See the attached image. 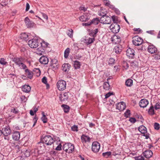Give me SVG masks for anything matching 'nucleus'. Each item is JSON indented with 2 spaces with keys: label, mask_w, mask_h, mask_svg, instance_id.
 I'll return each mask as SVG.
<instances>
[{
  "label": "nucleus",
  "mask_w": 160,
  "mask_h": 160,
  "mask_svg": "<svg viewBox=\"0 0 160 160\" xmlns=\"http://www.w3.org/2000/svg\"><path fill=\"white\" fill-rule=\"evenodd\" d=\"M42 142L47 146H50L55 141L53 138L50 135H46L42 139Z\"/></svg>",
  "instance_id": "obj_1"
},
{
  "label": "nucleus",
  "mask_w": 160,
  "mask_h": 160,
  "mask_svg": "<svg viewBox=\"0 0 160 160\" xmlns=\"http://www.w3.org/2000/svg\"><path fill=\"white\" fill-rule=\"evenodd\" d=\"M74 145L70 143H66L62 147L63 150L69 153H72L74 151Z\"/></svg>",
  "instance_id": "obj_2"
},
{
  "label": "nucleus",
  "mask_w": 160,
  "mask_h": 160,
  "mask_svg": "<svg viewBox=\"0 0 160 160\" xmlns=\"http://www.w3.org/2000/svg\"><path fill=\"white\" fill-rule=\"evenodd\" d=\"M29 46L32 48H36L39 45V39L33 38L28 41Z\"/></svg>",
  "instance_id": "obj_3"
},
{
  "label": "nucleus",
  "mask_w": 160,
  "mask_h": 160,
  "mask_svg": "<svg viewBox=\"0 0 160 160\" xmlns=\"http://www.w3.org/2000/svg\"><path fill=\"white\" fill-rule=\"evenodd\" d=\"M57 86L59 90L63 91L66 88V82L62 80H59L57 83Z\"/></svg>",
  "instance_id": "obj_4"
},
{
  "label": "nucleus",
  "mask_w": 160,
  "mask_h": 160,
  "mask_svg": "<svg viewBox=\"0 0 160 160\" xmlns=\"http://www.w3.org/2000/svg\"><path fill=\"white\" fill-rule=\"evenodd\" d=\"M132 42L134 45L139 46L143 43V40L141 38L136 36L132 38Z\"/></svg>",
  "instance_id": "obj_5"
},
{
  "label": "nucleus",
  "mask_w": 160,
  "mask_h": 160,
  "mask_svg": "<svg viewBox=\"0 0 160 160\" xmlns=\"http://www.w3.org/2000/svg\"><path fill=\"white\" fill-rule=\"evenodd\" d=\"M110 28L112 31L114 33L118 32L120 29V27L117 23H113L111 25Z\"/></svg>",
  "instance_id": "obj_6"
},
{
  "label": "nucleus",
  "mask_w": 160,
  "mask_h": 160,
  "mask_svg": "<svg viewBox=\"0 0 160 160\" xmlns=\"http://www.w3.org/2000/svg\"><path fill=\"white\" fill-rule=\"evenodd\" d=\"M100 147L99 143L97 142H94L92 144V150L95 153L99 151Z\"/></svg>",
  "instance_id": "obj_7"
},
{
  "label": "nucleus",
  "mask_w": 160,
  "mask_h": 160,
  "mask_svg": "<svg viewBox=\"0 0 160 160\" xmlns=\"http://www.w3.org/2000/svg\"><path fill=\"white\" fill-rule=\"evenodd\" d=\"M100 22L105 24H109L111 22V18L105 15L100 18Z\"/></svg>",
  "instance_id": "obj_8"
},
{
  "label": "nucleus",
  "mask_w": 160,
  "mask_h": 160,
  "mask_svg": "<svg viewBox=\"0 0 160 160\" xmlns=\"http://www.w3.org/2000/svg\"><path fill=\"white\" fill-rule=\"evenodd\" d=\"M50 66L54 70H56L59 67L58 61L55 59H52L50 62Z\"/></svg>",
  "instance_id": "obj_9"
},
{
  "label": "nucleus",
  "mask_w": 160,
  "mask_h": 160,
  "mask_svg": "<svg viewBox=\"0 0 160 160\" xmlns=\"http://www.w3.org/2000/svg\"><path fill=\"white\" fill-rule=\"evenodd\" d=\"M111 40L113 43L116 44H118L121 42V38L119 36L114 34L112 37Z\"/></svg>",
  "instance_id": "obj_10"
},
{
  "label": "nucleus",
  "mask_w": 160,
  "mask_h": 160,
  "mask_svg": "<svg viewBox=\"0 0 160 160\" xmlns=\"http://www.w3.org/2000/svg\"><path fill=\"white\" fill-rule=\"evenodd\" d=\"M2 134L5 136H8L11 133V130L10 127L8 126H6L2 129Z\"/></svg>",
  "instance_id": "obj_11"
},
{
  "label": "nucleus",
  "mask_w": 160,
  "mask_h": 160,
  "mask_svg": "<svg viewBox=\"0 0 160 160\" xmlns=\"http://www.w3.org/2000/svg\"><path fill=\"white\" fill-rule=\"evenodd\" d=\"M90 18V14L88 13H84L82 16L79 17V19L81 21L86 22Z\"/></svg>",
  "instance_id": "obj_12"
},
{
  "label": "nucleus",
  "mask_w": 160,
  "mask_h": 160,
  "mask_svg": "<svg viewBox=\"0 0 160 160\" xmlns=\"http://www.w3.org/2000/svg\"><path fill=\"white\" fill-rule=\"evenodd\" d=\"M126 108L125 103L123 102H121L117 104V109L121 111H123Z\"/></svg>",
  "instance_id": "obj_13"
},
{
  "label": "nucleus",
  "mask_w": 160,
  "mask_h": 160,
  "mask_svg": "<svg viewBox=\"0 0 160 160\" xmlns=\"http://www.w3.org/2000/svg\"><path fill=\"white\" fill-rule=\"evenodd\" d=\"M148 101L146 99H142L139 102V105L141 108H145L148 104Z\"/></svg>",
  "instance_id": "obj_14"
},
{
  "label": "nucleus",
  "mask_w": 160,
  "mask_h": 160,
  "mask_svg": "<svg viewBox=\"0 0 160 160\" xmlns=\"http://www.w3.org/2000/svg\"><path fill=\"white\" fill-rule=\"evenodd\" d=\"M134 52L133 49L129 48L127 50V55L130 58H132L134 56Z\"/></svg>",
  "instance_id": "obj_15"
},
{
  "label": "nucleus",
  "mask_w": 160,
  "mask_h": 160,
  "mask_svg": "<svg viewBox=\"0 0 160 160\" xmlns=\"http://www.w3.org/2000/svg\"><path fill=\"white\" fill-rule=\"evenodd\" d=\"M81 139L83 143H86L87 142H89L91 140V138L89 136L85 134H82V135Z\"/></svg>",
  "instance_id": "obj_16"
},
{
  "label": "nucleus",
  "mask_w": 160,
  "mask_h": 160,
  "mask_svg": "<svg viewBox=\"0 0 160 160\" xmlns=\"http://www.w3.org/2000/svg\"><path fill=\"white\" fill-rule=\"evenodd\" d=\"M157 51V48L153 45H149L148 51L150 53L153 54L156 53Z\"/></svg>",
  "instance_id": "obj_17"
},
{
  "label": "nucleus",
  "mask_w": 160,
  "mask_h": 160,
  "mask_svg": "<svg viewBox=\"0 0 160 160\" xmlns=\"http://www.w3.org/2000/svg\"><path fill=\"white\" fill-rule=\"evenodd\" d=\"M24 21L26 26L28 28H30L33 26L34 23L32 22L31 21L28 17H27L25 18Z\"/></svg>",
  "instance_id": "obj_18"
},
{
  "label": "nucleus",
  "mask_w": 160,
  "mask_h": 160,
  "mask_svg": "<svg viewBox=\"0 0 160 160\" xmlns=\"http://www.w3.org/2000/svg\"><path fill=\"white\" fill-rule=\"evenodd\" d=\"M25 74L28 78L31 79L33 77V73L29 69H26L25 70Z\"/></svg>",
  "instance_id": "obj_19"
},
{
  "label": "nucleus",
  "mask_w": 160,
  "mask_h": 160,
  "mask_svg": "<svg viewBox=\"0 0 160 160\" xmlns=\"http://www.w3.org/2000/svg\"><path fill=\"white\" fill-rule=\"evenodd\" d=\"M39 61L41 63L43 64H47L48 62V58L45 56H42L40 58Z\"/></svg>",
  "instance_id": "obj_20"
},
{
  "label": "nucleus",
  "mask_w": 160,
  "mask_h": 160,
  "mask_svg": "<svg viewBox=\"0 0 160 160\" xmlns=\"http://www.w3.org/2000/svg\"><path fill=\"white\" fill-rule=\"evenodd\" d=\"M153 154L152 152L150 150H147L143 152V156L147 158H151Z\"/></svg>",
  "instance_id": "obj_21"
},
{
  "label": "nucleus",
  "mask_w": 160,
  "mask_h": 160,
  "mask_svg": "<svg viewBox=\"0 0 160 160\" xmlns=\"http://www.w3.org/2000/svg\"><path fill=\"white\" fill-rule=\"evenodd\" d=\"M59 97L60 100L61 101H64L67 100L68 98V93L67 92H64L61 94Z\"/></svg>",
  "instance_id": "obj_22"
},
{
  "label": "nucleus",
  "mask_w": 160,
  "mask_h": 160,
  "mask_svg": "<svg viewBox=\"0 0 160 160\" xmlns=\"http://www.w3.org/2000/svg\"><path fill=\"white\" fill-rule=\"evenodd\" d=\"M24 59L22 58H14L13 61L19 67H20V65L23 62Z\"/></svg>",
  "instance_id": "obj_23"
},
{
  "label": "nucleus",
  "mask_w": 160,
  "mask_h": 160,
  "mask_svg": "<svg viewBox=\"0 0 160 160\" xmlns=\"http://www.w3.org/2000/svg\"><path fill=\"white\" fill-rule=\"evenodd\" d=\"M84 42L87 45L90 44L92 43L95 40V39L94 38H89L87 39H83Z\"/></svg>",
  "instance_id": "obj_24"
},
{
  "label": "nucleus",
  "mask_w": 160,
  "mask_h": 160,
  "mask_svg": "<svg viewBox=\"0 0 160 160\" xmlns=\"http://www.w3.org/2000/svg\"><path fill=\"white\" fill-rule=\"evenodd\" d=\"M110 78H108L107 79V81L104 83L103 84V88L106 90H108L111 89L110 85L108 83V80Z\"/></svg>",
  "instance_id": "obj_25"
},
{
  "label": "nucleus",
  "mask_w": 160,
  "mask_h": 160,
  "mask_svg": "<svg viewBox=\"0 0 160 160\" xmlns=\"http://www.w3.org/2000/svg\"><path fill=\"white\" fill-rule=\"evenodd\" d=\"M12 138L13 140L18 141L20 138V133L19 132H15L12 135Z\"/></svg>",
  "instance_id": "obj_26"
},
{
  "label": "nucleus",
  "mask_w": 160,
  "mask_h": 160,
  "mask_svg": "<svg viewBox=\"0 0 160 160\" xmlns=\"http://www.w3.org/2000/svg\"><path fill=\"white\" fill-rule=\"evenodd\" d=\"M31 87L28 85H25L22 88V91L28 93L31 90Z\"/></svg>",
  "instance_id": "obj_27"
},
{
  "label": "nucleus",
  "mask_w": 160,
  "mask_h": 160,
  "mask_svg": "<svg viewBox=\"0 0 160 160\" xmlns=\"http://www.w3.org/2000/svg\"><path fill=\"white\" fill-rule=\"evenodd\" d=\"M113 51L117 54H120L122 51V47L120 45L114 47Z\"/></svg>",
  "instance_id": "obj_28"
},
{
  "label": "nucleus",
  "mask_w": 160,
  "mask_h": 160,
  "mask_svg": "<svg viewBox=\"0 0 160 160\" xmlns=\"http://www.w3.org/2000/svg\"><path fill=\"white\" fill-rule=\"evenodd\" d=\"M138 129L139 131L142 134H144L147 132V128L143 125L140 126Z\"/></svg>",
  "instance_id": "obj_29"
},
{
  "label": "nucleus",
  "mask_w": 160,
  "mask_h": 160,
  "mask_svg": "<svg viewBox=\"0 0 160 160\" xmlns=\"http://www.w3.org/2000/svg\"><path fill=\"white\" fill-rule=\"evenodd\" d=\"M70 66L69 64L64 63L62 66V70L65 72L68 71L69 70V68H70Z\"/></svg>",
  "instance_id": "obj_30"
},
{
  "label": "nucleus",
  "mask_w": 160,
  "mask_h": 160,
  "mask_svg": "<svg viewBox=\"0 0 160 160\" xmlns=\"http://www.w3.org/2000/svg\"><path fill=\"white\" fill-rule=\"evenodd\" d=\"M148 114L151 116H153L155 114L154 110V107L153 105H152L148 109Z\"/></svg>",
  "instance_id": "obj_31"
},
{
  "label": "nucleus",
  "mask_w": 160,
  "mask_h": 160,
  "mask_svg": "<svg viewBox=\"0 0 160 160\" xmlns=\"http://www.w3.org/2000/svg\"><path fill=\"white\" fill-rule=\"evenodd\" d=\"M98 32V29L96 28L94 30H92L89 33V35L90 36H92L93 38H95V37L96 36Z\"/></svg>",
  "instance_id": "obj_32"
},
{
  "label": "nucleus",
  "mask_w": 160,
  "mask_h": 160,
  "mask_svg": "<svg viewBox=\"0 0 160 160\" xmlns=\"http://www.w3.org/2000/svg\"><path fill=\"white\" fill-rule=\"evenodd\" d=\"M35 52L40 55H42L44 53V49L41 47L38 48L36 50Z\"/></svg>",
  "instance_id": "obj_33"
},
{
  "label": "nucleus",
  "mask_w": 160,
  "mask_h": 160,
  "mask_svg": "<svg viewBox=\"0 0 160 160\" xmlns=\"http://www.w3.org/2000/svg\"><path fill=\"white\" fill-rule=\"evenodd\" d=\"M98 12L99 15L102 16V17L106 15L107 14V12L106 10L102 8H101Z\"/></svg>",
  "instance_id": "obj_34"
},
{
  "label": "nucleus",
  "mask_w": 160,
  "mask_h": 160,
  "mask_svg": "<svg viewBox=\"0 0 160 160\" xmlns=\"http://www.w3.org/2000/svg\"><path fill=\"white\" fill-rule=\"evenodd\" d=\"M100 22V19L99 20L98 18L93 19L91 22V24H93L95 25L98 24Z\"/></svg>",
  "instance_id": "obj_35"
},
{
  "label": "nucleus",
  "mask_w": 160,
  "mask_h": 160,
  "mask_svg": "<svg viewBox=\"0 0 160 160\" xmlns=\"http://www.w3.org/2000/svg\"><path fill=\"white\" fill-rule=\"evenodd\" d=\"M21 152H23L24 156L26 157H29L30 155V153L29 150H28L27 149H23V151H22V150H21Z\"/></svg>",
  "instance_id": "obj_36"
},
{
  "label": "nucleus",
  "mask_w": 160,
  "mask_h": 160,
  "mask_svg": "<svg viewBox=\"0 0 160 160\" xmlns=\"http://www.w3.org/2000/svg\"><path fill=\"white\" fill-rule=\"evenodd\" d=\"M74 62V66L75 69H79L80 68L81 65L79 62L77 61H75Z\"/></svg>",
  "instance_id": "obj_37"
},
{
  "label": "nucleus",
  "mask_w": 160,
  "mask_h": 160,
  "mask_svg": "<svg viewBox=\"0 0 160 160\" xmlns=\"http://www.w3.org/2000/svg\"><path fill=\"white\" fill-rule=\"evenodd\" d=\"M130 66L133 68H138V62L136 61H132L131 62Z\"/></svg>",
  "instance_id": "obj_38"
},
{
  "label": "nucleus",
  "mask_w": 160,
  "mask_h": 160,
  "mask_svg": "<svg viewBox=\"0 0 160 160\" xmlns=\"http://www.w3.org/2000/svg\"><path fill=\"white\" fill-rule=\"evenodd\" d=\"M133 83V81L131 79H128L125 82V85L128 87L132 86Z\"/></svg>",
  "instance_id": "obj_39"
},
{
  "label": "nucleus",
  "mask_w": 160,
  "mask_h": 160,
  "mask_svg": "<svg viewBox=\"0 0 160 160\" xmlns=\"http://www.w3.org/2000/svg\"><path fill=\"white\" fill-rule=\"evenodd\" d=\"M28 35L26 33H22L21 34V38L25 41H27L28 39Z\"/></svg>",
  "instance_id": "obj_40"
},
{
  "label": "nucleus",
  "mask_w": 160,
  "mask_h": 160,
  "mask_svg": "<svg viewBox=\"0 0 160 160\" xmlns=\"http://www.w3.org/2000/svg\"><path fill=\"white\" fill-rule=\"evenodd\" d=\"M73 30L72 29L68 30L67 32V34L71 38L73 37Z\"/></svg>",
  "instance_id": "obj_41"
},
{
  "label": "nucleus",
  "mask_w": 160,
  "mask_h": 160,
  "mask_svg": "<svg viewBox=\"0 0 160 160\" xmlns=\"http://www.w3.org/2000/svg\"><path fill=\"white\" fill-rule=\"evenodd\" d=\"M33 74H36V75L37 76H39L40 75L41 72L39 68H34L33 70Z\"/></svg>",
  "instance_id": "obj_42"
},
{
  "label": "nucleus",
  "mask_w": 160,
  "mask_h": 160,
  "mask_svg": "<svg viewBox=\"0 0 160 160\" xmlns=\"http://www.w3.org/2000/svg\"><path fill=\"white\" fill-rule=\"evenodd\" d=\"M42 116L41 118V119L44 123H46L47 122V118L45 116V113L43 112H42Z\"/></svg>",
  "instance_id": "obj_43"
},
{
  "label": "nucleus",
  "mask_w": 160,
  "mask_h": 160,
  "mask_svg": "<svg viewBox=\"0 0 160 160\" xmlns=\"http://www.w3.org/2000/svg\"><path fill=\"white\" fill-rule=\"evenodd\" d=\"M70 52V49L67 48L65 51L64 52V57L65 58H67Z\"/></svg>",
  "instance_id": "obj_44"
},
{
  "label": "nucleus",
  "mask_w": 160,
  "mask_h": 160,
  "mask_svg": "<svg viewBox=\"0 0 160 160\" xmlns=\"http://www.w3.org/2000/svg\"><path fill=\"white\" fill-rule=\"evenodd\" d=\"M62 107L63 108V110L65 113H67L69 112L70 108L67 105L64 104L62 105Z\"/></svg>",
  "instance_id": "obj_45"
},
{
  "label": "nucleus",
  "mask_w": 160,
  "mask_h": 160,
  "mask_svg": "<svg viewBox=\"0 0 160 160\" xmlns=\"http://www.w3.org/2000/svg\"><path fill=\"white\" fill-rule=\"evenodd\" d=\"M111 152H107L103 153L102 155L104 157L106 158H108L109 156L111 155Z\"/></svg>",
  "instance_id": "obj_46"
},
{
  "label": "nucleus",
  "mask_w": 160,
  "mask_h": 160,
  "mask_svg": "<svg viewBox=\"0 0 160 160\" xmlns=\"http://www.w3.org/2000/svg\"><path fill=\"white\" fill-rule=\"evenodd\" d=\"M44 144V143L42 141V142H40L38 143L37 146L38 148H39L41 149V148H44L45 146Z\"/></svg>",
  "instance_id": "obj_47"
},
{
  "label": "nucleus",
  "mask_w": 160,
  "mask_h": 160,
  "mask_svg": "<svg viewBox=\"0 0 160 160\" xmlns=\"http://www.w3.org/2000/svg\"><path fill=\"white\" fill-rule=\"evenodd\" d=\"M108 63L109 64H113L115 63V60L112 58H110L108 61Z\"/></svg>",
  "instance_id": "obj_48"
},
{
  "label": "nucleus",
  "mask_w": 160,
  "mask_h": 160,
  "mask_svg": "<svg viewBox=\"0 0 160 160\" xmlns=\"http://www.w3.org/2000/svg\"><path fill=\"white\" fill-rule=\"evenodd\" d=\"M112 18L113 22V23H117L118 22V17L115 16H113L112 17Z\"/></svg>",
  "instance_id": "obj_49"
},
{
  "label": "nucleus",
  "mask_w": 160,
  "mask_h": 160,
  "mask_svg": "<svg viewBox=\"0 0 160 160\" xmlns=\"http://www.w3.org/2000/svg\"><path fill=\"white\" fill-rule=\"evenodd\" d=\"M7 63L8 62L5 61V59L4 58H1L0 59V64L3 65H6Z\"/></svg>",
  "instance_id": "obj_50"
},
{
  "label": "nucleus",
  "mask_w": 160,
  "mask_h": 160,
  "mask_svg": "<svg viewBox=\"0 0 160 160\" xmlns=\"http://www.w3.org/2000/svg\"><path fill=\"white\" fill-rule=\"evenodd\" d=\"M11 112L15 114H17L19 111L17 108H12L11 109Z\"/></svg>",
  "instance_id": "obj_51"
},
{
  "label": "nucleus",
  "mask_w": 160,
  "mask_h": 160,
  "mask_svg": "<svg viewBox=\"0 0 160 160\" xmlns=\"http://www.w3.org/2000/svg\"><path fill=\"white\" fill-rule=\"evenodd\" d=\"M123 67L125 69H127L129 67V64L126 62H124L123 63Z\"/></svg>",
  "instance_id": "obj_52"
},
{
  "label": "nucleus",
  "mask_w": 160,
  "mask_h": 160,
  "mask_svg": "<svg viewBox=\"0 0 160 160\" xmlns=\"http://www.w3.org/2000/svg\"><path fill=\"white\" fill-rule=\"evenodd\" d=\"M78 126L76 125H73L71 127V129L73 131L77 132L78 131Z\"/></svg>",
  "instance_id": "obj_53"
},
{
  "label": "nucleus",
  "mask_w": 160,
  "mask_h": 160,
  "mask_svg": "<svg viewBox=\"0 0 160 160\" xmlns=\"http://www.w3.org/2000/svg\"><path fill=\"white\" fill-rule=\"evenodd\" d=\"M130 114V111L129 110H127L124 113L125 117L126 118H128Z\"/></svg>",
  "instance_id": "obj_54"
},
{
  "label": "nucleus",
  "mask_w": 160,
  "mask_h": 160,
  "mask_svg": "<svg viewBox=\"0 0 160 160\" xmlns=\"http://www.w3.org/2000/svg\"><path fill=\"white\" fill-rule=\"evenodd\" d=\"M20 147L19 145L14 144V149L16 150L17 152L20 151Z\"/></svg>",
  "instance_id": "obj_55"
},
{
  "label": "nucleus",
  "mask_w": 160,
  "mask_h": 160,
  "mask_svg": "<svg viewBox=\"0 0 160 160\" xmlns=\"http://www.w3.org/2000/svg\"><path fill=\"white\" fill-rule=\"evenodd\" d=\"M154 108L155 110H157L160 108V103L158 102L156 103L154 106Z\"/></svg>",
  "instance_id": "obj_56"
},
{
  "label": "nucleus",
  "mask_w": 160,
  "mask_h": 160,
  "mask_svg": "<svg viewBox=\"0 0 160 160\" xmlns=\"http://www.w3.org/2000/svg\"><path fill=\"white\" fill-rule=\"evenodd\" d=\"M154 128L156 130H159L160 128V125L159 123L155 122L154 124Z\"/></svg>",
  "instance_id": "obj_57"
},
{
  "label": "nucleus",
  "mask_w": 160,
  "mask_h": 160,
  "mask_svg": "<svg viewBox=\"0 0 160 160\" xmlns=\"http://www.w3.org/2000/svg\"><path fill=\"white\" fill-rule=\"evenodd\" d=\"M41 46L42 47H46L48 46L49 44L47 42H45V41H43L42 42V43H41Z\"/></svg>",
  "instance_id": "obj_58"
},
{
  "label": "nucleus",
  "mask_w": 160,
  "mask_h": 160,
  "mask_svg": "<svg viewBox=\"0 0 160 160\" xmlns=\"http://www.w3.org/2000/svg\"><path fill=\"white\" fill-rule=\"evenodd\" d=\"M20 68L22 69H25L27 68V67L26 65L24 64L23 62L20 65V67H19Z\"/></svg>",
  "instance_id": "obj_59"
},
{
  "label": "nucleus",
  "mask_w": 160,
  "mask_h": 160,
  "mask_svg": "<svg viewBox=\"0 0 160 160\" xmlns=\"http://www.w3.org/2000/svg\"><path fill=\"white\" fill-rule=\"evenodd\" d=\"M37 120H38V117L36 116H35L33 120V121L34 122L33 124V126H32L33 127H34V126L36 124V122H37Z\"/></svg>",
  "instance_id": "obj_60"
},
{
  "label": "nucleus",
  "mask_w": 160,
  "mask_h": 160,
  "mask_svg": "<svg viewBox=\"0 0 160 160\" xmlns=\"http://www.w3.org/2000/svg\"><path fill=\"white\" fill-rule=\"evenodd\" d=\"M136 160H143L144 158L142 156H139L135 158Z\"/></svg>",
  "instance_id": "obj_61"
},
{
  "label": "nucleus",
  "mask_w": 160,
  "mask_h": 160,
  "mask_svg": "<svg viewBox=\"0 0 160 160\" xmlns=\"http://www.w3.org/2000/svg\"><path fill=\"white\" fill-rule=\"evenodd\" d=\"M62 145L60 143L57 147L56 148L55 150L58 151H60L62 149Z\"/></svg>",
  "instance_id": "obj_62"
},
{
  "label": "nucleus",
  "mask_w": 160,
  "mask_h": 160,
  "mask_svg": "<svg viewBox=\"0 0 160 160\" xmlns=\"http://www.w3.org/2000/svg\"><path fill=\"white\" fill-rule=\"evenodd\" d=\"M129 121L130 122L133 123H135L136 121V119L135 118L132 117L130 118Z\"/></svg>",
  "instance_id": "obj_63"
},
{
  "label": "nucleus",
  "mask_w": 160,
  "mask_h": 160,
  "mask_svg": "<svg viewBox=\"0 0 160 160\" xmlns=\"http://www.w3.org/2000/svg\"><path fill=\"white\" fill-rule=\"evenodd\" d=\"M79 9L81 11L85 12L87 10V8H85L84 6L82 5L80 7Z\"/></svg>",
  "instance_id": "obj_64"
}]
</instances>
